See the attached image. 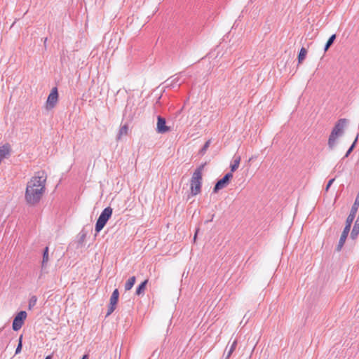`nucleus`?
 <instances>
[{
	"label": "nucleus",
	"instance_id": "nucleus-1",
	"mask_svg": "<svg viewBox=\"0 0 359 359\" xmlns=\"http://www.w3.org/2000/svg\"><path fill=\"white\" fill-rule=\"evenodd\" d=\"M47 175L41 170L35 173L27 182L25 198L27 204L34 205L39 203L46 190Z\"/></svg>",
	"mask_w": 359,
	"mask_h": 359
},
{
	"label": "nucleus",
	"instance_id": "nucleus-2",
	"mask_svg": "<svg viewBox=\"0 0 359 359\" xmlns=\"http://www.w3.org/2000/svg\"><path fill=\"white\" fill-rule=\"evenodd\" d=\"M205 164H202L194 172L191 179V194L196 196L200 194L202 186V172Z\"/></svg>",
	"mask_w": 359,
	"mask_h": 359
},
{
	"label": "nucleus",
	"instance_id": "nucleus-3",
	"mask_svg": "<svg viewBox=\"0 0 359 359\" xmlns=\"http://www.w3.org/2000/svg\"><path fill=\"white\" fill-rule=\"evenodd\" d=\"M346 122V120L345 118H341L333 128L328 139V147L330 149H333L334 147L337 138L343 134Z\"/></svg>",
	"mask_w": 359,
	"mask_h": 359
},
{
	"label": "nucleus",
	"instance_id": "nucleus-4",
	"mask_svg": "<svg viewBox=\"0 0 359 359\" xmlns=\"http://www.w3.org/2000/svg\"><path fill=\"white\" fill-rule=\"evenodd\" d=\"M112 212L113 210L111 207H107L102 210L95 224V231L97 233H99L104 228L111 217Z\"/></svg>",
	"mask_w": 359,
	"mask_h": 359
},
{
	"label": "nucleus",
	"instance_id": "nucleus-5",
	"mask_svg": "<svg viewBox=\"0 0 359 359\" xmlns=\"http://www.w3.org/2000/svg\"><path fill=\"white\" fill-rule=\"evenodd\" d=\"M27 314L25 311H21L17 314L13 321L12 327L14 331H18L22 327L27 318Z\"/></svg>",
	"mask_w": 359,
	"mask_h": 359
},
{
	"label": "nucleus",
	"instance_id": "nucleus-6",
	"mask_svg": "<svg viewBox=\"0 0 359 359\" xmlns=\"http://www.w3.org/2000/svg\"><path fill=\"white\" fill-rule=\"evenodd\" d=\"M58 101V93L57 88L54 87L52 88L50 94L48 96V99L46 101V109H52L55 107L57 102Z\"/></svg>",
	"mask_w": 359,
	"mask_h": 359
},
{
	"label": "nucleus",
	"instance_id": "nucleus-7",
	"mask_svg": "<svg viewBox=\"0 0 359 359\" xmlns=\"http://www.w3.org/2000/svg\"><path fill=\"white\" fill-rule=\"evenodd\" d=\"M232 177L233 174L231 172L226 173L221 180L217 182L213 189V192L217 193L219 190L225 188Z\"/></svg>",
	"mask_w": 359,
	"mask_h": 359
},
{
	"label": "nucleus",
	"instance_id": "nucleus-8",
	"mask_svg": "<svg viewBox=\"0 0 359 359\" xmlns=\"http://www.w3.org/2000/svg\"><path fill=\"white\" fill-rule=\"evenodd\" d=\"M118 296H119L118 290V289H115L114 290V292H112L111 296L110 297V304L108 307L107 313L106 315L107 316H109L114 311V310L116 309V305L118 302Z\"/></svg>",
	"mask_w": 359,
	"mask_h": 359
},
{
	"label": "nucleus",
	"instance_id": "nucleus-9",
	"mask_svg": "<svg viewBox=\"0 0 359 359\" xmlns=\"http://www.w3.org/2000/svg\"><path fill=\"white\" fill-rule=\"evenodd\" d=\"M170 130V127L166 126L165 118L158 116L157 117V124H156V131L158 133L164 134Z\"/></svg>",
	"mask_w": 359,
	"mask_h": 359
},
{
	"label": "nucleus",
	"instance_id": "nucleus-10",
	"mask_svg": "<svg viewBox=\"0 0 359 359\" xmlns=\"http://www.w3.org/2000/svg\"><path fill=\"white\" fill-rule=\"evenodd\" d=\"M349 231H350V230H348V228L344 229L343 232L341 235L340 239L339 241L338 245L336 248L337 251L339 252L342 249V248L345 243V241L347 238Z\"/></svg>",
	"mask_w": 359,
	"mask_h": 359
},
{
	"label": "nucleus",
	"instance_id": "nucleus-11",
	"mask_svg": "<svg viewBox=\"0 0 359 359\" xmlns=\"http://www.w3.org/2000/svg\"><path fill=\"white\" fill-rule=\"evenodd\" d=\"M241 160V157L239 155L235 154L233 158V163L231 164V172H233L236 171L240 165V162Z\"/></svg>",
	"mask_w": 359,
	"mask_h": 359
},
{
	"label": "nucleus",
	"instance_id": "nucleus-12",
	"mask_svg": "<svg viewBox=\"0 0 359 359\" xmlns=\"http://www.w3.org/2000/svg\"><path fill=\"white\" fill-rule=\"evenodd\" d=\"M148 280H145L141 284L138 285L136 289L135 294L137 296L143 295L145 292L146 285L147 284Z\"/></svg>",
	"mask_w": 359,
	"mask_h": 359
},
{
	"label": "nucleus",
	"instance_id": "nucleus-13",
	"mask_svg": "<svg viewBox=\"0 0 359 359\" xmlns=\"http://www.w3.org/2000/svg\"><path fill=\"white\" fill-rule=\"evenodd\" d=\"M49 260L48 258V248L46 247V248L43 250V258H42V262H41V267L42 269L46 268L47 263Z\"/></svg>",
	"mask_w": 359,
	"mask_h": 359
},
{
	"label": "nucleus",
	"instance_id": "nucleus-14",
	"mask_svg": "<svg viewBox=\"0 0 359 359\" xmlns=\"http://www.w3.org/2000/svg\"><path fill=\"white\" fill-rule=\"evenodd\" d=\"M359 233V219H356L355 223L352 229L351 237L355 239Z\"/></svg>",
	"mask_w": 359,
	"mask_h": 359
},
{
	"label": "nucleus",
	"instance_id": "nucleus-15",
	"mask_svg": "<svg viewBox=\"0 0 359 359\" xmlns=\"http://www.w3.org/2000/svg\"><path fill=\"white\" fill-rule=\"evenodd\" d=\"M355 215H356V214L350 212V213L346 219V226L344 228H348V230H350L351 224L353 223V221L354 220V219L355 217Z\"/></svg>",
	"mask_w": 359,
	"mask_h": 359
},
{
	"label": "nucleus",
	"instance_id": "nucleus-16",
	"mask_svg": "<svg viewBox=\"0 0 359 359\" xmlns=\"http://www.w3.org/2000/svg\"><path fill=\"white\" fill-rule=\"evenodd\" d=\"M136 278L135 276L130 277L125 284V290L126 291L130 290L135 283Z\"/></svg>",
	"mask_w": 359,
	"mask_h": 359
},
{
	"label": "nucleus",
	"instance_id": "nucleus-17",
	"mask_svg": "<svg viewBox=\"0 0 359 359\" xmlns=\"http://www.w3.org/2000/svg\"><path fill=\"white\" fill-rule=\"evenodd\" d=\"M128 125L125 124V125L122 126L119 130V132H118V134L117 136V139L118 140L121 139L122 135H126L128 134Z\"/></svg>",
	"mask_w": 359,
	"mask_h": 359
},
{
	"label": "nucleus",
	"instance_id": "nucleus-18",
	"mask_svg": "<svg viewBox=\"0 0 359 359\" xmlns=\"http://www.w3.org/2000/svg\"><path fill=\"white\" fill-rule=\"evenodd\" d=\"M307 53V50L305 48L302 47L300 49L299 53L298 55V62L299 63L302 62V61L305 59Z\"/></svg>",
	"mask_w": 359,
	"mask_h": 359
},
{
	"label": "nucleus",
	"instance_id": "nucleus-19",
	"mask_svg": "<svg viewBox=\"0 0 359 359\" xmlns=\"http://www.w3.org/2000/svg\"><path fill=\"white\" fill-rule=\"evenodd\" d=\"M359 208V192L358 193L355 202L351 208V212L356 214Z\"/></svg>",
	"mask_w": 359,
	"mask_h": 359
},
{
	"label": "nucleus",
	"instance_id": "nucleus-20",
	"mask_svg": "<svg viewBox=\"0 0 359 359\" xmlns=\"http://www.w3.org/2000/svg\"><path fill=\"white\" fill-rule=\"evenodd\" d=\"M335 39H336V34H332L329 38L328 41H327L325 46V48H324L325 52L327 51L329 49V48L332 45Z\"/></svg>",
	"mask_w": 359,
	"mask_h": 359
},
{
	"label": "nucleus",
	"instance_id": "nucleus-21",
	"mask_svg": "<svg viewBox=\"0 0 359 359\" xmlns=\"http://www.w3.org/2000/svg\"><path fill=\"white\" fill-rule=\"evenodd\" d=\"M37 302V297L35 295H33L30 297L29 299V304H28V309L29 310L32 309L34 306L36 304Z\"/></svg>",
	"mask_w": 359,
	"mask_h": 359
},
{
	"label": "nucleus",
	"instance_id": "nucleus-22",
	"mask_svg": "<svg viewBox=\"0 0 359 359\" xmlns=\"http://www.w3.org/2000/svg\"><path fill=\"white\" fill-rule=\"evenodd\" d=\"M210 143H211V140H208L207 142H205V143L204 144V145L203 146V147L201 148V149L199 151L200 155L203 156L205 154L207 149H208V147L210 145Z\"/></svg>",
	"mask_w": 359,
	"mask_h": 359
},
{
	"label": "nucleus",
	"instance_id": "nucleus-23",
	"mask_svg": "<svg viewBox=\"0 0 359 359\" xmlns=\"http://www.w3.org/2000/svg\"><path fill=\"white\" fill-rule=\"evenodd\" d=\"M237 346V341H234L233 344H231L225 359H229L233 352L235 351L236 347Z\"/></svg>",
	"mask_w": 359,
	"mask_h": 359
},
{
	"label": "nucleus",
	"instance_id": "nucleus-24",
	"mask_svg": "<svg viewBox=\"0 0 359 359\" xmlns=\"http://www.w3.org/2000/svg\"><path fill=\"white\" fill-rule=\"evenodd\" d=\"M357 140H358V136L355 139V140H354L353 143L352 144V145L350 147V148L346 151V154L344 156V158H346V157H348L349 156V154H351V152L353 151V148L355 147V144L357 142Z\"/></svg>",
	"mask_w": 359,
	"mask_h": 359
},
{
	"label": "nucleus",
	"instance_id": "nucleus-25",
	"mask_svg": "<svg viewBox=\"0 0 359 359\" xmlns=\"http://www.w3.org/2000/svg\"><path fill=\"white\" fill-rule=\"evenodd\" d=\"M22 335H21L19 338V343H18V346L15 350V354H18L21 351L22 346Z\"/></svg>",
	"mask_w": 359,
	"mask_h": 359
},
{
	"label": "nucleus",
	"instance_id": "nucleus-26",
	"mask_svg": "<svg viewBox=\"0 0 359 359\" xmlns=\"http://www.w3.org/2000/svg\"><path fill=\"white\" fill-rule=\"evenodd\" d=\"M334 182V178H332L328 181V183L325 187V191H327L330 189V186L332 184V183Z\"/></svg>",
	"mask_w": 359,
	"mask_h": 359
},
{
	"label": "nucleus",
	"instance_id": "nucleus-27",
	"mask_svg": "<svg viewBox=\"0 0 359 359\" xmlns=\"http://www.w3.org/2000/svg\"><path fill=\"white\" fill-rule=\"evenodd\" d=\"M82 359H88V357L87 355H84L82 358Z\"/></svg>",
	"mask_w": 359,
	"mask_h": 359
},
{
	"label": "nucleus",
	"instance_id": "nucleus-28",
	"mask_svg": "<svg viewBox=\"0 0 359 359\" xmlns=\"http://www.w3.org/2000/svg\"><path fill=\"white\" fill-rule=\"evenodd\" d=\"M357 219H359V215H358V217Z\"/></svg>",
	"mask_w": 359,
	"mask_h": 359
}]
</instances>
